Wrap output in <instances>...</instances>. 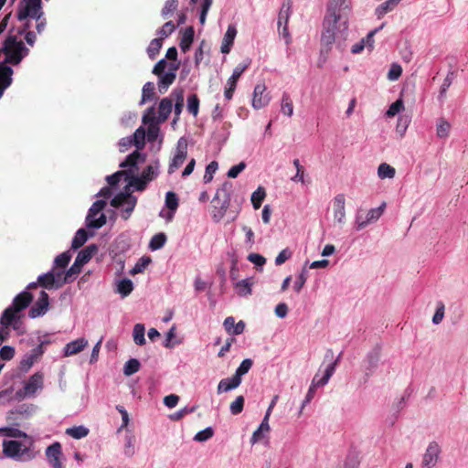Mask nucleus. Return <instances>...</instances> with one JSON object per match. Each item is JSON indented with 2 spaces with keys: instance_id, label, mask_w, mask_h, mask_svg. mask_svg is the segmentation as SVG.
Returning <instances> with one entry per match:
<instances>
[{
  "instance_id": "4",
  "label": "nucleus",
  "mask_w": 468,
  "mask_h": 468,
  "mask_svg": "<svg viewBox=\"0 0 468 468\" xmlns=\"http://www.w3.org/2000/svg\"><path fill=\"white\" fill-rule=\"evenodd\" d=\"M159 163L155 161L154 164L147 165L142 172L141 176H134L132 170L129 185L133 186L137 191H143L146 188L147 184L153 181L158 176Z\"/></svg>"
},
{
  "instance_id": "43",
  "label": "nucleus",
  "mask_w": 468,
  "mask_h": 468,
  "mask_svg": "<svg viewBox=\"0 0 468 468\" xmlns=\"http://www.w3.org/2000/svg\"><path fill=\"white\" fill-rule=\"evenodd\" d=\"M140 369V362L135 358L129 359L123 367V373L126 376H131Z\"/></svg>"
},
{
  "instance_id": "26",
  "label": "nucleus",
  "mask_w": 468,
  "mask_h": 468,
  "mask_svg": "<svg viewBox=\"0 0 468 468\" xmlns=\"http://www.w3.org/2000/svg\"><path fill=\"white\" fill-rule=\"evenodd\" d=\"M241 383V378L233 376L230 378H223L218 385V393L228 392L238 388Z\"/></svg>"
},
{
  "instance_id": "55",
  "label": "nucleus",
  "mask_w": 468,
  "mask_h": 468,
  "mask_svg": "<svg viewBox=\"0 0 468 468\" xmlns=\"http://www.w3.org/2000/svg\"><path fill=\"white\" fill-rule=\"evenodd\" d=\"M131 197V194H124L120 193L116 195L111 201V205L113 207H120L126 205V203L129 201V197Z\"/></svg>"
},
{
  "instance_id": "29",
  "label": "nucleus",
  "mask_w": 468,
  "mask_h": 468,
  "mask_svg": "<svg viewBox=\"0 0 468 468\" xmlns=\"http://www.w3.org/2000/svg\"><path fill=\"white\" fill-rule=\"evenodd\" d=\"M194 35L195 31L192 27H188L185 29L179 44L180 48L183 52H186L190 48V46L194 40Z\"/></svg>"
},
{
  "instance_id": "46",
  "label": "nucleus",
  "mask_w": 468,
  "mask_h": 468,
  "mask_svg": "<svg viewBox=\"0 0 468 468\" xmlns=\"http://www.w3.org/2000/svg\"><path fill=\"white\" fill-rule=\"evenodd\" d=\"M61 454V445L59 442L52 443L46 450V455L48 461L56 457H60Z\"/></svg>"
},
{
  "instance_id": "32",
  "label": "nucleus",
  "mask_w": 468,
  "mask_h": 468,
  "mask_svg": "<svg viewBox=\"0 0 468 468\" xmlns=\"http://www.w3.org/2000/svg\"><path fill=\"white\" fill-rule=\"evenodd\" d=\"M131 174L132 169L117 171L116 173L108 176L106 177V180L111 186H115L119 184V182L121 181V177L122 176H124L126 177V180L129 182V180L131 179Z\"/></svg>"
},
{
  "instance_id": "10",
  "label": "nucleus",
  "mask_w": 468,
  "mask_h": 468,
  "mask_svg": "<svg viewBox=\"0 0 468 468\" xmlns=\"http://www.w3.org/2000/svg\"><path fill=\"white\" fill-rule=\"evenodd\" d=\"M441 453V445L435 441H431L428 444V446L425 450V452L422 455L421 467L422 468L435 467L437 463L440 460Z\"/></svg>"
},
{
  "instance_id": "6",
  "label": "nucleus",
  "mask_w": 468,
  "mask_h": 468,
  "mask_svg": "<svg viewBox=\"0 0 468 468\" xmlns=\"http://www.w3.org/2000/svg\"><path fill=\"white\" fill-rule=\"evenodd\" d=\"M335 16L325 15L323 21V31L321 36V43L323 47L330 49L334 42L338 37L345 38L346 36H340L337 31H332V26L336 21Z\"/></svg>"
},
{
  "instance_id": "61",
  "label": "nucleus",
  "mask_w": 468,
  "mask_h": 468,
  "mask_svg": "<svg viewBox=\"0 0 468 468\" xmlns=\"http://www.w3.org/2000/svg\"><path fill=\"white\" fill-rule=\"evenodd\" d=\"M135 205L136 198L131 195V197H129V201L126 203V205L123 206L125 207L122 215L123 219H128L130 218L131 213L133 211Z\"/></svg>"
},
{
  "instance_id": "62",
  "label": "nucleus",
  "mask_w": 468,
  "mask_h": 468,
  "mask_svg": "<svg viewBox=\"0 0 468 468\" xmlns=\"http://www.w3.org/2000/svg\"><path fill=\"white\" fill-rule=\"evenodd\" d=\"M123 452L127 457L133 456L135 451H134V438L133 436H130V435L126 436Z\"/></svg>"
},
{
  "instance_id": "52",
  "label": "nucleus",
  "mask_w": 468,
  "mask_h": 468,
  "mask_svg": "<svg viewBox=\"0 0 468 468\" xmlns=\"http://www.w3.org/2000/svg\"><path fill=\"white\" fill-rule=\"evenodd\" d=\"M244 401H245V399H244L243 396H238L236 398V399L233 402H231V404L229 406L230 412L233 415L239 414L243 410Z\"/></svg>"
},
{
  "instance_id": "40",
  "label": "nucleus",
  "mask_w": 468,
  "mask_h": 468,
  "mask_svg": "<svg viewBox=\"0 0 468 468\" xmlns=\"http://www.w3.org/2000/svg\"><path fill=\"white\" fill-rule=\"evenodd\" d=\"M451 130V124L444 119H440L437 124V136L440 138H447Z\"/></svg>"
},
{
  "instance_id": "5",
  "label": "nucleus",
  "mask_w": 468,
  "mask_h": 468,
  "mask_svg": "<svg viewBox=\"0 0 468 468\" xmlns=\"http://www.w3.org/2000/svg\"><path fill=\"white\" fill-rule=\"evenodd\" d=\"M43 374L40 372L33 374L25 383L24 388L16 391V399L20 400L34 396L38 389L43 388Z\"/></svg>"
},
{
  "instance_id": "16",
  "label": "nucleus",
  "mask_w": 468,
  "mask_h": 468,
  "mask_svg": "<svg viewBox=\"0 0 468 468\" xmlns=\"http://www.w3.org/2000/svg\"><path fill=\"white\" fill-rule=\"evenodd\" d=\"M62 271H58L57 273H55L54 271H48L45 274L38 276L37 283L39 284V286L45 289H52L54 287L58 288V281H62Z\"/></svg>"
},
{
  "instance_id": "17",
  "label": "nucleus",
  "mask_w": 468,
  "mask_h": 468,
  "mask_svg": "<svg viewBox=\"0 0 468 468\" xmlns=\"http://www.w3.org/2000/svg\"><path fill=\"white\" fill-rule=\"evenodd\" d=\"M266 87L263 83H259L255 86L252 98V106L255 109H261L268 105L270 98L264 95Z\"/></svg>"
},
{
  "instance_id": "2",
  "label": "nucleus",
  "mask_w": 468,
  "mask_h": 468,
  "mask_svg": "<svg viewBox=\"0 0 468 468\" xmlns=\"http://www.w3.org/2000/svg\"><path fill=\"white\" fill-rule=\"evenodd\" d=\"M34 440L28 439L24 441H3V453L5 456L19 462H27L35 458L33 451Z\"/></svg>"
},
{
  "instance_id": "21",
  "label": "nucleus",
  "mask_w": 468,
  "mask_h": 468,
  "mask_svg": "<svg viewBox=\"0 0 468 468\" xmlns=\"http://www.w3.org/2000/svg\"><path fill=\"white\" fill-rule=\"evenodd\" d=\"M173 109L172 99L166 97L161 100L158 107V122H165Z\"/></svg>"
},
{
  "instance_id": "12",
  "label": "nucleus",
  "mask_w": 468,
  "mask_h": 468,
  "mask_svg": "<svg viewBox=\"0 0 468 468\" xmlns=\"http://www.w3.org/2000/svg\"><path fill=\"white\" fill-rule=\"evenodd\" d=\"M350 7L347 4V0H330L326 15L335 16L337 15L338 19L346 20V16H349ZM346 22H343L345 25Z\"/></svg>"
},
{
  "instance_id": "51",
  "label": "nucleus",
  "mask_w": 468,
  "mask_h": 468,
  "mask_svg": "<svg viewBox=\"0 0 468 468\" xmlns=\"http://www.w3.org/2000/svg\"><path fill=\"white\" fill-rule=\"evenodd\" d=\"M178 7L177 0H167L162 9V16L164 18H167V16L173 14Z\"/></svg>"
},
{
  "instance_id": "22",
  "label": "nucleus",
  "mask_w": 468,
  "mask_h": 468,
  "mask_svg": "<svg viewBox=\"0 0 468 468\" xmlns=\"http://www.w3.org/2000/svg\"><path fill=\"white\" fill-rule=\"evenodd\" d=\"M88 345V341L84 338L76 339L66 345L64 348V353L66 356H70L76 355L82 351L84 347Z\"/></svg>"
},
{
  "instance_id": "14",
  "label": "nucleus",
  "mask_w": 468,
  "mask_h": 468,
  "mask_svg": "<svg viewBox=\"0 0 468 468\" xmlns=\"http://www.w3.org/2000/svg\"><path fill=\"white\" fill-rule=\"evenodd\" d=\"M177 69V66L170 65V68L167 71L162 73L161 75H157L158 80V90L161 93L166 92L169 86L172 85L176 78V71Z\"/></svg>"
},
{
  "instance_id": "60",
  "label": "nucleus",
  "mask_w": 468,
  "mask_h": 468,
  "mask_svg": "<svg viewBox=\"0 0 468 468\" xmlns=\"http://www.w3.org/2000/svg\"><path fill=\"white\" fill-rule=\"evenodd\" d=\"M71 255L69 251L63 252L55 258V265L58 268H65L70 261Z\"/></svg>"
},
{
  "instance_id": "47",
  "label": "nucleus",
  "mask_w": 468,
  "mask_h": 468,
  "mask_svg": "<svg viewBox=\"0 0 468 468\" xmlns=\"http://www.w3.org/2000/svg\"><path fill=\"white\" fill-rule=\"evenodd\" d=\"M282 112L283 114L291 117L293 113V105L292 101L290 99L289 95L284 93L282 101Z\"/></svg>"
},
{
  "instance_id": "20",
  "label": "nucleus",
  "mask_w": 468,
  "mask_h": 468,
  "mask_svg": "<svg viewBox=\"0 0 468 468\" xmlns=\"http://www.w3.org/2000/svg\"><path fill=\"white\" fill-rule=\"evenodd\" d=\"M237 35V29L234 26H229L222 41L220 50L223 54H228L233 45L235 37Z\"/></svg>"
},
{
  "instance_id": "30",
  "label": "nucleus",
  "mask_w": 468,
  "mask_h": 468,
  "mask_svg": "<svg viewBox=\"0 0 468 468\" xmlns=\"http://www.w3.org/2000/svg\"><path fill=\"white\" fill-rule=\"evenodd\" d=\"M155 95V86L154 82L148 81L146 82L142 90V100L140 104H144L145 102L152 101Z\"/></svg>"
},
{
  "instance_id": "42",
  "label": "nucleus",
  "mask_w": 468,
  "mask_h": 468,
  "mask_svg": "<svg viewBox=\"0 0 468 468\" xmlns=\"http://www.w3.org/2000/svg\"><path fill=\"white\" fill-rule=\"evenodd\" d=\"M144 139H145V132L141 127V128H138L134 132L133 136L132 137V142H133V145L136 146L137 149H142L145 144Z\"/></svg>"
},
{
  "instance_id": "19",
  "label": "nucleus",
  "mask_w": 468,
  "mask_h": 468,
  "mask_svg": "<svg viewBox=\"0 0 468 468\" xmlns=\"http://www.w3.org/2000/svg\"><path fill=\"white\" fill-rule=\"evenodd\" d=\"M82 266V264L78 263V261L75 260L71 267L62 274V281H58L57 287H61L63 284L69 283L75 280L76 276L81 271Z\"/></svg>"
},
{
  "instance_id": "58",
  "label": "nucleus",
  "mask_w": 468,
  "mask_h": 468,
  "mask_svg": "<svg viewBox=\"0 0 468 468\" xmlns=\"http://www.w3.org/2000/svg\"><path fill=\"white\" fill-rule=\"evenodd\" d=\"M213 435H214L213 429L211 427H207L205 430L198 431L195 435L194 440L196 441L202 442V441H206L211 439L213 437Z\"/></svg>"
},
{
  "instance_id": "34",
  "label": "nucleus",
  "mask_w": 468,
  "mask_h": 468,
  "mask_svg": "<svg viewBox=\"0 0 468 468\" xmlns=\"http://www.w3.org/2000/svg\"><path fill=\"white\" fill-rule=\"evenodd\" d=\"M266 197L264 187L259 186L251 195V203L254 209H259Z\"/></svg>"
},
{
  "instance_id": "39",
  "label": "nucleus",
  "mask_w": 468,
  "mask_h": 468,
  "mask_svg": "<svg viewBox=\"0 0 468 468\" xmlns=\"http://www.w3.org/2000/svg\"><path fill=\"white\" fill-rule=\"evenodd\" d=\"M166 241V236L165 233L160 232L153 236V238L150 240L149 248L152 250H156L164 247L165 243Z\"/></svg>"
},
{
  "instance_id": "13",
  "label": "nucleus",
  "mask_w": 468,
  "mask_h": 468,
  "mask_svg": "<svg viewBox=\"0 0 468 468\" xmlns=\"http://www.w3.org/2000/svg\"><path fill=\"white\" fill-rule=\"evenodd\" d=\"M386 204L383 203L381 206L376 208H371L367 212L366 217L364 218L362 214H357L356 218V229L361 230L366 228L369 223L373 221H377L382 215Z\"/></svg>"
},
{
  "instance_id": "1",
  "label": "nucleus",
  "mask_w": 468,
  "mask_h": 468,
  "mask_svg": "<svg viewBox=\"0 0 468 468\" xmlns=\"http://www.w3.org/2000/svg\"><path fill=\"white\" fill-rule=\"evenodd\" d=\"M16 17L18 21H34V27L38 35H41L47 28L48 21L41 0H21L18 5Z\"/></svg>"
},
{
  "instance_id": "31",
  "label": "nucleus",
  "mask_w": 468,
  "mask_h": 468,
  "mask_svg": "<svg viewBox=\"0 0 468 468\" xmlns=\"http://www.w3.org/2000/svg\"><path fill=\"white\" fill-rule=\"evenodd\" d=\"M252 279L248 278L238 282L235 285L237 293L240 296L251 294Z\"/></svg>"
},
{
  "instance_id": "36",
  "label": "nucleus",
  "mask_w": 468,
  "mask_h": 468,
  "mask_svg": "<svg viewBox=\"0 0 468 468\" xmlns=\"http://www.w3.org/2000/svg\"><path fill=\"white\" fill-rule=\"evenodd\" d=\"M397 5L398 4L395 2V0H388L377 7L376 15L378 18H381L387 13L392 11Z\"/></svg>"
},
{
  "instance_id": "9",
  "label": "nucleus",
  "mask_w": 468,
  "mask_h": 468,
  "mask_svg": "<svg viewBox=\"0 0 468 468\" xmlns=\"http://www.w3.org/2000/svg\"><path fill=\"white\" fill-rule=\"evenodd\" d=\"M250 59L247 58L243 62L239 63L233 70L232 75L227 81V87L224 91L226 100L230 101L233 97V93L237 87V82L242 73L250 67Z\"/></svg>"
},
{
  "instance_id": "53",
  "label": "nucleus",
  "mask_w": 468,
  "mask_h": 468,
  "mask_svg": "<svg viewBox=\"0 0 468 468\" xmlns=\"http://www.w3.org/2000/svg\"><path fill=\"white\" fill-rule=\"evenodd\" d=\"M218 162H216V161H212L207 165L206 172H205V175L203 177V180L206 184L209 183L213 179V176L216 173V171L218 170Z\"/></svg>"
},
{
  "instance_id": "7",
  "label": "nucleus",
  "mask_w": 468,
  "mask_h": 468,
  "mask_svg": "<svg viewBox=\"0 0 468 468\" xmlns=\"http://www.w3.org/2000/svg\"><path fill=\"white\" fill-rule=\"evenodd\" d=\"M336 365H337V359L327 366V367L324 370V374L321 378L318 379V375L314 376V378H313L312 384L309 388V390L306 394L305 399L303 401V405L309 403L313 399L317 387L324 386L325 384H327L330 378L335 373Z\"/></svg>"
},
{
  "instance_id": "59",
  "label": "nucleus",
  "mask_w": 468,
  "mask_h": 468,
  "mask_svg": "<svg viewBox=\"0 0 468 468\" xmlns=\"http://www.w3.org/2000/svg\"><path fill=\"white\" fill-rule=\"evenodd\" d=\"M144 123H155L158 122V117L155 116V108L154 106L149 107L143 116Z\"/></svg>"
},
{
  "instance_id": "38",
  "label": "nucleus",
  "mask_w": 468,
  "mask_h": 468,
  "mask_svg": "<svg viewBox=\"0 0 468 468\" xmlns=\"http://www.w3.org/2000/svg\"><path fill=\"white\" fill-rule=\"evenodd\" d=\"M395 174V168L387 163H382L378 168V175L381 179L393 178Z\"/></svg>"
},
{
  "instance_id": "37",
  "label": "nucleus",
  "mask_w": 468,
  "mask_h": 468,
  "mask_svg": "<svg viewBox=\"0 0 468 468\" xmlns=\"http://www.w3.org/2000/svg\"><path fill=\"white\" fill-rule=\"evenodd\" d=\"M144 325L142 324H136L133 327V341L138 346H143L145 344L144 338Z\"/></svg>"
},
{
  "instance_id": "11",
  "label": "nucleus",
  "mask_w": 468,
  "mask_h": 468,
  "mask_svg": "<svg viewBox=\"0 0 468 468\" xmlns=\"http://www.w3.org/2000/svg\"><path fill=\"white\" fill-rule=\"evenodd\" d=\"M187 157V141L181 137L176 144V152L174 155L169 167L168 174H173L176 170L182 166Z\"/></svg>"
},
{
  "instance_id": "25",
  "label": "nucleus",
  "mask_w": 468,
  "mask_h": 468,
  "mask_svg": "<svg viewBox=\"0 0 468 468\" xmlns=\"http://www.w3.org/2000/svg\"><path fill=\"white\" fill-rule=\"evenodd\" d=\"M144 161H145L144 154H142L139 152V149H136L132 154L127 155L125 160L120 164V166L122 168H125V167L133 168V167H135L138 163H143Z\"/></svg>"
},
{
  "instance_id": "28",
  "label": "nucleus",
  "mask_w": 468,
  "mask_h": 468,
  "mask_svg": "<svg viewBox=\"0 0 468 468\" xmlns=\"http://www.w3.org/2000/svg\"><path fill=\"white\" fill-rule=\"evenodd\" d=\"M12 80V71L5 67L0 66V98L5 90L11 85Z\"/></svg>"
},
{
  "instance_id": "18",
  "label": "nucleus",
  "mask_w": 468,
  "mask_h": 468,
  "mask_svg": "<svg viewBox=\"0 0 468 468\" xmlns=\"http://www.w3.org/2000/svg\"><path fill=\"white\" fill-rule=\"evenodd\" d=\"M345 196L338 194L334 198V218L339 224L345 223L346 209H345Z\"/></svg>"
},
{
  "instance_id": "3",
  "label": "nucleus",
  "mask_w": 468,
  "mask_h": 468,
  "mask_svg": "<svg viewBox=\"0 0 468 468\" xmlns=\"http://www.w3.org/2000/svg\"><path fill=\"white\" fill-rule=\"evenodd\" d=\"M33 301V295L27 292H22L17 294L10 306L2 314L0 324L5 328L10 326L15 321L19 319L18 313L25 310Z\"/></svg>"
},
{
  "instance_id": "50",
  "label": "nucleus",
  "mask_w": 468,
  "mask_h": 468,
  "mask_svg": "<svg viewBox=\"0 0 468 468\" xmlns=\"http://www.w3.org/2000/svg\"><path fill=\"white\" fill-rule=\"evenodd\" d=\"M452 80H453V72H450V73H448V75L444 79L443 83H442V85H441V87L440 89V94H439V97H438V99L440 101H443L444 100V98L446 96L447 90L452 85Z\"/></svg>"
},
{
  "instance_id": "15",
  "label": "nucleus",
  "mask_w": 468,
  "mask_h": 468,
  "mask_svg": "<svg viewBox=\"0 0 468 468\" xmlns=\"http://www.w3.org/2000/svg\"><path fill=\"white\" fill-rule=\"evenodd\" d=\"M48 294L46 292L42 291L37 301L30 308L28 315L31 318H37L38 316L45 314L48 310Z\"/></svg>"
},
{
  "instance_id": "33",
  "label": "nucleus",
  "mask_w": 468,
  "mask_h": 468,
  "mask_svg": "<svg viewBox=\"0 0 468 468\" xmlns=\"http://www.w3.org/2000/svg\"><path fill=\"white\" fill-rule=\"evenodd\" d=\"M90 432V430L82 425L74 426L71 428L66 429L65 433L76 440L82 439L86 437Z\"/></svg>"
},
{
  "instance_id": "54",
  "label": "nucleus",
  "mask_w": 468,
  "mask_h": 468,
  "mask_svg": "<svg viewBox=\"0 0 468 468\" xmlns=\"http://www.w3.org/2000/svg\"><path fill=\"white\" fill-rule=\"evenodd\" d=\"M307 278H308L307 271L305 269L302 270V271L298 275V277L293 284V290L296 292L299 293L301 292V290L303 289V287L304 286V284L307 281Z\"/></svg>"
},
{
  "instance_id": "8",
  "label": "nucleus",
  "mask_w": 468,
  "mask_h": 468,
  "mask_svg": "<svg viewBox=\"0 0 468 468\" xmlns=\"http://www.w3.org/2000/svg\"><path fill=\"white\" fill-rule=\"evenodd\" d=\"M105 206L106 202L104 200H97L92 204L86 218L87 227L100 229L106 224V217L104 214H101L98 218H94Z\"/></svg>"
},
{
  "instance_id": "44",
  "label": "nucleus",
  "mask_w": 468,
  "mask_h": 468,
  "mask_svg": "<svg viewBox=\"0 0 468 468\" xmlns=\"http://www.w3.org/2000/svg\"><path fill=\"white\" fill-rule=\"evenodd\" d=\"M162 37L154 38L150 42V45L147 48V53L150 58L154 59L155 56L159 53L160 48L162 47Z\"/></svg>"
},
{
  "instance_id": "24",
  "label": "nucleus",
  "mask_w": 468,
  "mask_h": 468,
  "mask_svg": "<svg viewBox=\"0 0 468 468\" xmlns=\"http://www.w3.org/2000/svg\"><path fill=\"white\" fill-rule=\"evenodd\" d=\"M48 344H49L48 341H43L37 347L32 349L31 353L23 360V364L27 365V367H32L33 364L44 354V346Z\"/></svg>"
},
{
  "instance_id": "41",
  "label": "nucleus",
  "mask_w": 468,
  "mask_h": 468,
  "mask_svg": "<svg viewBox=\"0 0 468 468\" xmlns=\"http://www.w3.org/2000/svg\"><path fill=\"white\" fill-rule=\"evenodd\" d=\"M199 99L197 94H191L187 98V111L195 117L198 114Z\"/></svg>"
},
{
  "instance_id": "35",
  "label": "nucleus",
  "mask_w": 468,
  "mask_h": 468,
  "mask_svg": "<svg viewBox=\"0 0 468 468\" xmlns=\"http://www.w3.org/2000/svg\"><path fill=\"white\" fill-rule=\"evenodd\" d=\"M87 239H88L87 231L84 229H80L76 232V234L72 239L71 248L73 250H77V249L80 248L87 241Z\"/></svg>"
},
{
  "instance_id": "27",
  "label": "nucleus",
  "mask_w": 468,
  "mask_h": 468,
  "mask_svg": "<svg viewBox=\"0 0 468 468\" xmlns=\"http://www.w3.org/2000/svg\"><path fill=\"white\" fill-rule=\"evenodd\" d=\"M291 14L292 4L290 0H287L282 3L278 15V28H281L282 25L288 24Z\"/></svg>"
},
{
  "instance_id": "45",
  "label": "nucleus",
  "mask_w": 468,
  "mask_h": 468,
  "mask_svg": "<svg viewBox=\"0 0 468 468\" xmlns=\"http://www.w3.org/2000/svg\"><path fill=\"white\" fill-rule=\"evenodd\" d=\"M335 18L336 21L333 24L334 26H332V31H337L340 36H346L348 29V17L346 16V20L344 21L346 22L345 25L343 24L342 18L338 19L337 15H335Z\"/></svg>"
},
{
  "instance_id": "63",
  "label": "nucleus",
  "mask_w": 468,
  "mask_h": 468,
  "mask_svg": "<svg viewBox=\"0 0 468 468\" xmlns=\"http://www.w3.org/2000/svg\"><path fill=\"white\" fill-rule=\"evenodd\" d=\"M159 122L147 123V139L149 142H154L157 139L159 133Z\"/></svg>"
},
{
  "instance_id": "23",
  "label": "nucleus",
  "mask_w": 468,
  "mask_h": 468,
  "mask_svg": "<svg viewBox=\"0 0 468 468\" xmlns=\"http://www.w3.org/2000/svg\"><path fill=\"white\" fill-rule=\"evenodd\" d=\"M97 251L98 246L96 244H90L78 253L75 260L78 261V263L84 265L90 261V260L94 256V254L97 253Z\"/></svg>"
},
{
  "instance_id": "57",
  "label": "nucleus",
  "mask_w": 468,
  "mask_h": 468,
  "mask_svg": "<svg viewBox=\"0 0 468 468\" xmlns=\"http://www.w3.org/2000/svg\"><path fill=\"white\" fill-rule=\"evenodd\" d=\"M404 109L403 101L401 99L397 100L394 101L387 111L386 114L388 117H394L396 114H398L399 112H401Z\"/></svg>"
},
{
  "instance_id": "56",
  "label": "nucleus",
  "mask_w": 468,
  "mask_h": 468,
  "mask_svg": "<svg viewBox=\"0 0 468 468\" xmlns=\"http://www.w3.org/2000/svg\"><path fill=\"white\" fill-rule=\"evenodd\" d=\"M165 206L170 210H176L178 207V198L176 193L169 191L165 195Z\"/></svg>"
},
{
  "instance_id": "49",
  "label": "nucleus",
  "mask_w": 468,
  "mask_h": 468,
  "mask_svg": "<svg viewBox=\"0 0 468 468\" xmlns=\"http://www.w3.org/2000/svg\"><path fill=\"white\" fill-rule=\"evenodd\" d=\"M133 289V282L129 279H123L118 284V292L122 296L129 295L132 292Z\"/></svg>"
},
{
  "instance_id": "48",
  "label": "nucleus",
  "mask_w": 468,
  "mask_h": 468,
  "mask_svg": "<svg viewBox=\"0 0 468 468\" xmlns=\"http://www.w3.org/2000/svg\"><path fill=\"white\" fill-rule=\"evenodd\" d=\"M252 360L250 359V358H246L244 359L239 367L237 368L234 376L237 377L238 378H241V377L245 374H247L249 372V370L252 367Z\"/></svg>"
},
{
  "instance_id": "64",
  "label": "nucleus",
  "mask_w": 468,
  "mask_h": 468,
  "mask_svg": "<svg viewBox=\"0 0 468 468\" xmlns=\"http://www.w3.org/2000/svg\"><path fill=\"white\" fill-rule=\"evenodd\" d=\"M402 73V68L399 64H392L388 72V79L389 80H397Z\"/></svg>"
}]
</instances>
